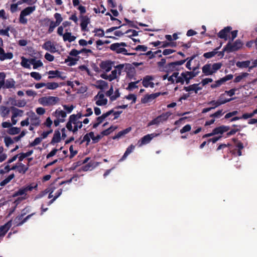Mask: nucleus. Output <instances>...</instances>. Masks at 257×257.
I'll return each instance as SVG.
<instances>
[{"label": "nucleus", "mask_w": 257, "mask_h": 257, "mask_svg": "<svg viewBox=\"0 0 257 257\" xmlns=\"http://www.w3.org/2000/svg\"><path fill=\"white\" fill-rule=\"evenodd\" d=\"M159 95V94L154 93L149 95H146L141 99V102L143 103H147L152 101Z\"/></svg>", "instance_id": "nucleus-27"}, {"label": "nucleus", "mask_w": 257, "mask_h": 257, "mask_svg": "<svg viewBox=\"0 0 257 257\" xmlns=\"http://www.w3.org/2000/svg\"><path fill=\"white\" fill-rule=\"evenodd\" d=\"M4 87L6 88H14L15 86V81L13 79H8L5 82L4 81Z\"/></svg>", "instance_id": "nucleus-41"}, {"label": "nucleus", "mask_w": 257, "mask_h": 257, "mask_svg": "<svg viewBox=\"0 0 257 257\" xmlns=\"http://www.w3.org/2000/svg\"><path fill=\"white\" fill-rule=\"evenodd\" d=\"M221 66L222 64L220 63L206 64L202 67V72L206 76L211 75L220 69Z\"/></svg>", "instance_id": "nucleus-5"}, {"label": "nucleus", "mask_w": 257, "mask_h": 257, "mask_svg": "<svg viewBox=\"0 0 257 257\" xmlns=\"http://www.w3.org/2000/svg\"><path fill=\"white\" fill-rule=\"evenodd\" d=\"M159 135V134H151L145 136L142 138L141 143L139 145V146L141 147L144 145L148 144L154 138L157 137Z\"/></svg>", "instance_id": "nucleus-19"}, {"label": "nucleus", "mask_w": 257, "mask_h": 257, "mask_svg": "<svg viewBox=\"0 0 257 257\" xmlns=\"http://www.w3.org/2000/svg\"><path fill=\"white\" fill-rule=\"evenodd\" d=\"M93 85L97 89L104 90L108 88V83L104 80H99L96 81Z\"/></svg>", "instance_id": "nucleus-26"}, {"label": "nucleus", "mask_w": 257, "mask_h": 257, "mask_svg": "<svg viewBox=\"0 0 257 257\" xmlns=\"http://www.w3.org/2000/svg\"><path fill=\"white\" fill-rule=\"evenodd\" d=\"M11 170L10 167L9 165H7L0 167V174L4 175L7 173H8Z\"/></svg>", "instance_id": "nucleus-54"}, {"label": "nucleus", "mask_w": 257, "mask_h": 257, "mask_svg": "<svg viewBox=\"0 0 257 257\" xmlns=\"http://www.w3.org/2000/svg\"><path fill=\"white\" fill-rule=\"evenodd\" d=\"M119 113L114 112L112 110H109L106 113L102 114L101 116L96 118V122L93 124V127H96L98 125L102 122L106 118L110 115L113 116V119H115L118 117Z\"/></svg>", "instance_id": "nucleus-11"}, {"label": "nucleus", "mask_w": 257, "mask_h": 257, "mask_svg": "<svg viewBox=\"0 0 257 257\" xmlns=\"http://www.w3.org/2000/svg\"><path fill=\"white\" fill-rule=\"evenodd\" d=\"M59 101V98L56 96H44L38 99V102L44 106H48L55 105Z\"/></svg>", "instance_id": "nucleus-8"}, {"label": "nucleus", "mask_w": 257, "mask_h": 257, "mask_svg": "<svg viewBox=\"0 0 257 257\" xmlns=\"http://www.w3.org/2000/svg\"><path fill=\"white\" fill-rule=\"evenodd\" d=\"M49 191H50V189H46L44 191L40 192L39 194H38L35 197L34 200H36L37 199L42 198L43 196L46 195Z\"/></svg>", "instance_id": "nucleus-55"}, {"label": "nucleus", "mask_w": 257, "mask_h": 257, "mask_svg": "<svg viewBox=\"0 0 257 257\" xmlns=\"http://www.w3.org/2000/svg\"><path fill=\"white\" fill-rule=\"evenodd\" d=\"M231 29L232 28L231 27H227L225 28L219 32L218 34V37L221 39H224L225 40H227L228 38L229 35H230V32Z\"/></svg>", "instance_id": "nucleus-22"}, {"label": "nucleus", "mask_w": 257, "mask_h": 257, "mask_svg": "<svg viewBox=\"0 0 257 257\" xmlns=\"http://www.w3.org/2000/svg\"><path fill=\"white\" fill-rule=\"evenodd\" d=\"M171 115V113L167 112L158 116L155 119H153L148 123V126L153 125H159V124L166 121L168 117Z\"/></svg>", "instance_id": "nucleus-13"}, {"label": "nucleus", "mask_w": 257, "mask_h": 257, "mask_svg": "<svg viewBox=\"0 0 257 257\" xmlns=\"http://www.w3.org/2000/svg\"><path fill=\"white\" fill-rule=\"evenodd\" d=\"M131 131V127H128L123 131H120L119 132H118L117 133V135H116L115 136H114L113 137V140L118 139L124 136L126 134H128Z\"/></svg>", "instance_id": "nucleus-38"}, {"label": "nucleus", "mask_w": 257, "mask_h": 257, "mask_svg": "<svg viewBox=\"0 0 257 257\" xmlns=\"http://www.w3.org/2000/svg\"><path fill=\"white\" fill-rule=\"evenodd\" d=\"M64 109L67 112V113H71L74 108V106L73 105H63Z\"/></svg>", "instance_id": "nucleus-62"}, {"label": "nucleus", "mask_w": 257, "mask_h": 257, "mask_svg": "<svg viewBox=\"0 0 257 257\" xmlns=\"http://www.w3.org/2000/svg\"><path fill=\"white\" fill-rule=\"evenodd\" d=\"M81 24L80 26L81 30L83 31H87V26L90 23V20L89 18L86 16H82L80 17Z\"/></svg>", "instance_id": "nucleus-24"}, {"label": "nucleus", "mask_w": 257, "mask_h": 257, "mask_svg": "<svg viewBox=\"0 0 257 257\" xmlns=\"http://www.w3.org/2000/svg\"><path fill=\"white\" fill-rule=\"evenodd\" d=\"M4 143L5 145L9 147L10 145L14 143V141L9 136H6L4 138Z\"/></svg>", "instance_id": "nucleus-53"}, {"label": "nucleus", "mask_w": 257, "mask_h": 257, "mask_svg": "<svg viewBox=\"0 0 257 257\" xmlns=\"http://www.w3.org/2000/svg\"><path fill=\"white\" fill-rule=\"evenodd\" d=\"M168 81L171 83H179L183 84V80L181 79V75L177 72H174L173 74L168 77Z\"/></svg>", "instance_id": "nucleus-20"}, {"label": "nucleus", "mask_w": 257, "mask_h": 257, "mask_svg": "<svg viewBox=\"0 0 257 257\" xmlns=\"http://www.w3.org/2000/svg\"><path fill=\"white\" fill-rule=\"evenodd\" d=\"M13 57V55L12 53H5L4 50L0 49V60L4 61L6 59H11Z\"/></svg>", "instance_id": "nucleus-29"}, {"label": "nucleus", "mask_w": 257, "mask_h": 257, "mask_svg": "<svg viewBox=\"0 0 257 257\" xmlns=\"http://www.w3.org/2000/svg\"><path fill=\"white\" fill-rule=\"evenodd\" d=\"M248 75H249V74L248 73H246V72L242 73L240 75H239L238 76H236L235 78L234 81L236 83L239 82L243 79L247 77Z\"/></svg>", "instance_id": "nucleus-50"}, {"label": "nucleus", "mask_w": 257, "mask_h": 257, "mask_svg": "<svg viewBox=\"0 0 257 257\" xmlns=\"http://www.w3.org/2000/svg\"><path fill=\"white\" fill-rule=\"evenodd\" d=\"M106 95L109 98L110 100L113 101L120 96V93L118 89L114 90L113 86L111 85L109 89L106 92Z\"/></svg>", "instance_id": "nucleus-16"}, {"label": "nucleus", "mask_w": 257, "mask_h": 257, "mask_svg": "<svg viewBox=\"0 0 257 257\" xmlns=\"http://www.w3.org/2000/svg\"><path fill=\"white\" fill-rule=\"evenodd\" d=\"M54 18L56 20V22H55L54 23L56 24V25L59 26L63 21V18L61 14L59 13H56L54 15Z\"/></svg>", "instance_id": "nucleus-56"}, {"label": "nucleus", "mask_w": 257, "mask_h": 257, "mask_svg": "<svg viewBox=\"0 0 257 257\" xmlns=\"http://www.w3.org/2000/svg\"><path fill=\"white\" fill-rule=\"evenodd\" d=\"M124 67L123 64H119L115 67L114 69L111 71L109 74H102L101 75V78L108 80L109 81H112L114 79H117L121 75V71Z\"/></svg>", "instance_id": "nucleus-4"}, {"label": "nucleus", "mask_w": 257, "mask_h": 257, "mask_svg": "<svg viewBox=\"0 0 257 257\" xmlns=\"http://www.w3.org/2000/svg\"><path fill=\"white\" fill-rule=\"evenodd\" d=\"M26 115L27 118L21 121V126L22 127L29 126V130L33 131L36 127L41 124V119L32 110L27 112Z\"/></svg>", "instance_id": "nucleus-2"}, {"label": "nucleus", "mask_w": 257, "mask_h": 257, "mask_svg": "<svg viewBox=\"0 0 257 257\" xmlns=\"http://www.w3.org/2000/svg\"><path fill=\"white\" fill-rule=\"evenodd\" d=\"M15 177L14 174H11L0 183L1 186H4L9 183Z\"/></svg>", "instance_id": "nucleus-49"}, {"label": "nucleus", "mask_w": 257, "mask_h": 257, "mask_svg": "<svg viewBox=\"0 0 257 257\" xmlns=\"http://www.w3.org/2000/svg\"><path fill=\"white\" fill-rule=\"evenodd\" d=\"M52 114L56 118L61 119V122H64L65 121V118L67 116L66 112L65 111L60 109H56L53 113Z\"/></svg>", "instance_id": "nucleus-23"}, {"label": "nucleus", "mask_w": 257, "mask_h": 257, "mask_svg": "<svg viewBox=\"0 0 257 257\" xmlns=\"http://www.w3.org/2000/svg\"><path fill=\"white\" fill-rule=\"evenodd\" d=\"M135 50L137 51L146 52L148 50V47L145 45H138L135 48Z\"/></svg>", "instance_id": "nucleus-60"}, {"label": "nucleus", "mask_w": 257, "mask_h": 257, "mask_svg": "<svg viewBox=\"0 0 257 257\" xmlns=\"http://www.w3.org/2000/svg\"><path fill=\"white\" fill-rule=\"evenodd\" d=\"M36 112L37 114L42 115L46 113V110L44 108L42 107H39L36 108Z\"/></svg>", "instance_id": "nucleus-64"}, {"label": "nucleus", "mask_w": 257, "mask_h": 257, "mask_svg": "<svg viewBox=\"0 0 257 257\" xmlns=\"http://www.w3.org/2000/svg\"><path fill=\"white\" fill-rule=\"evenodd\" d=\"M186 60H180L170 63L167 65V69L169 71H179L181 69V66L185 63Z\"/></svg>", "instance_id": "nucleus-15"}, {"label": "nucleus", "mask_w": 257, "mask_h": 257, "mask_svg": "<svg viewBox=\"0 0 257 257\" xmlns=\"http://www.w3.org/2000/svg\"><path fill=\"white\" fill-rule=\"evenodd\" d=\"M224 83V81L223 78H222L216 81L214 84L211 85V87L212 88H216V87H219L220 85H221L222 84H223Z\"/></svg>", "instance_id": "nucleus-61"}, {"label": "nucleus", "mask_w": 257, "mask_h": 257, "mask_svg": "<svg viewBox=\"0 0 257 257\" xmlns=\"http://www.w3.org/2000/svg\"><path fill=\"white\" fill-rule=\"evenodd\" d=\"M48 74L49 75L48 78L50 79L54 78L55 77H59L61 78L62 79H64L65 78V77L62 76V73L58 70H50L48 72Z\"/></svg>", "instance_id": "nucleus-30"}, {"label": "nucleus", "mask_w": 257, "mask_h": 257, "mask_svg": "<svg viewBox=\"0 0 257 257\" xmlns=\"http://www.w3.org/2000/svg\"><path fill=\"white\" fill-rule=\"evenodd\" d=\"M199 73L197 67L193 68L192 71H187L181 74V79L183 80V83L185 81L189 83L190 80L196 77Z\"/></svg>", "instance_id": "nucleus-12"}, {"label": "nucleus", "mask_w": 257, "mask_h": 257, "mask_svg": "<svg viewBox=\"0 0 257 257\" xmlns=\"http://www.w3.org/2000/svg\"><path fill=\"white\" fill-rule=\"evenodd\" d=\"M202 89V86H201L200 83H196L190 85L188 86L185 87L184 90L191 94L194 92L197 94L198 92Z\"/></svg>", "instance_id": "nucleus-17"}, {"label": "nucleus", "mask_w": 257, "mask_h": 257, "mask_svg": "<svg viewBox=\"0 0 257 257\" xmlns=\"http://www.w3.org/2000/svg\"><path fill=\"white\" fill-rule=\"evenodd\" d=\"M116 128L117 126H111L108 128L101 132V134L102 137L104 136H107L115 131Z\"/></svg>", "instance_id": "nucleus-45"}, {"label": "nucleus", "mask_w": 257, "mask_h": 257, "mask_svg": "<svg viewBox=\"0 0 257 257\" xmlns=\"http://www.w3.org/2000/svg\"><path fill=\"white\" fill-rule=\"evenodd\" d=\"M21 65L22 67L28 69L31 68V59H28L23 56L21 57Z\"/></svg>", "instance_id": "nucleus-31"}, {"label": "nucleus", "mask_w": 257, "mask_h": 257, "mask_svg": "<svg viewBox=\"0 0 257 257\" xmlns=\"http://www.w3.org/2000/svg\"><path fill=\"white\" fill-rule=\"evenodd\" d=\"M56 148L53 149L47 155L46 158L47 159L50 158L54 155H55L57 153L62 149L63 147L62 146H59V145L56 146Z\"/></svg>", "instance_id": "nucleus-44"}, {"label": "nucleus", "mask_w": 257, "mask_h": 257, "mask_svg": "<svg viewBox=\"0 0 257 257\" xmlns=\"http://www.w3.org/2000/svg\"><path fill=\"white\" fill-rule=\"evenodd\" d=\"M194 57H192L190 58H188L185 60H186V61H187V63L186 64V67L189 70H193V68H192L191 67V62H192V61L193 60V59H194Z\"/></svg>", "instance_id": "nucleus-58"}, {"label": "nucleus", "mask_w": 257, "mask_h": 257, "mask_svg": "<svg viewBox=\"0 0 257 257\" xmlns=\"http://www.w3.org/2000/svg\"><path fill=\"white\" fill-rule=\"evenodd\" d=\"M143 85L146 88H154L155 85H158V83L155 80V77L153 76L147 75L144 77L142 81Z\"/></svg>", "instance_id": "nucleus-14"}, {"label": "nucleus", "mask_w": 257, "mask_h": 257, "mask_svg": "<svg viewBox=\"0 0 257 257\" xmlns=\"http://www.w3.org/2000/svg\"><path fill=\"white\" fill-rule=\"evenodd\" d=\"M42 48L51 53H55L57 51V48L55 43L52 41H48L46 42L43 45Z\"/></svg>", "instance_id": "nucleus-18"}, {"label": "nucleus", "mask_w": 257, "mask_h": 257, "mask_svg": "<svg viewBox=\"0 0 257 257\" xmlns=\"http://www.w3.org/2000/svg\"><path fill=\"white\" fill-rule=\"evenodd\" d=\"M229 127L227 126L222 125L215 128L213 131L215 136H221L222 135L228 131Z\"/></svg>", "instance_id": "nucleus-25"}, {"label": "nucleus", "mask_w": 257, "mask_h": 257, "mask_svg": "<svg viewBox=\"0 0 257 257\" xmlns=\"http://www.w3.org/2000/svg\"><path fill=\"white\" fill-rule=\"evenodd\" d=\"M62 138L61 136V132L59 130H56L54 132L53 138L50 142V144L53 146L56 145L57 144L60 143Z\"/></svg>", "instance_id": "nucleus-21"}, {"label": "nucleus", "mask_w": 257, "mask_h": 257, "mask_svg": "<svg viewBox=\"0 0 257 257\" xmlns=\"http://www.w3.org/2000/svg\"><path fill=\"white\" fill-rule=\"evenodd\" d=\"M127 44L124 42L115 43L110 45V49L118 54H122L125 55H134V53H127V50L125 48Z\"/></svg>", "instance_id": "nucleus-6"}, {"label": "nucleus", "mask_w": 257, "mask_h": 257, "mask_svg": "<svg viewBox=\"0 0 257 257\" xmlns=\"http://www.w3.org/2000/svg\"><path fill=\"white\" fill-rule=\"evenodd\" d=\"M59 85L57 82H49L46 83V88L50 90H54L57 89Z\"/></svg>", "instance_id": "nucleus-48"}, {"label": "nucleus", "mask_w": 257, "mask_h": 257, "mask_svg": "<svg viewBox=\"0 0 257 257\" xmlns=\"http://www.w3.org/2000/svg\"><path fill=\"white\" fill-rule=\"evenodd\" d=\"M12 104L18 107H23L26 105L27 102L25 100H15L14 102L12 103Z\"/></svg>", "instance_id": "nucleus-47"}, {"label": "nucleus", "mask_w": 257, "mask_h": 257, "mask_svg": "<svg viewBox=\"0 0 257 257\" xmlns=\"http://www.w3.org/2000/svg\"><path fill=\"white\" fill-rule=\"evenodd\" d=\"M89 137L91 138V140L93 141V143L98 142L102 138V136L101 134L99 135H95L93 132H90L88 134H87V137Z\"/></svg>", "instance_id": "nucleus-32"}, {"label": "nucleus", "mask_w": 257, "mask_h": 257, "mask_svg": "<svg viewBox=\"0 0 257 257\" xmlns=\"http://www.w3.org/2000/svg\"><path fill=\"white\" fill-rule=\"evenodd\" d=\"M36 10L35 6L28 7L24 9L20 15L19 22L22 24H26L28 22V20L26 18V16H29L32 14Z\"/></svg>", "instance_id": "nucleus-9"}, {"label": "nucleus", "mask_w": 257, "mask_h": 257, "mask_svg": "<svg viewBox=\"0 0 257 257\" xmlns=\"http://www.w3.org/2000/svg\"><path fill=\"white\" fill-rule=\"evenodd\" d=\"M242 45L243 44L242 42L239 40H236L233 43H232L230 42H228L223 49L222 56L224 55V52H226L227 53H230L236 51L240 49L242 47Z\"/></svg>", "instance_id": "nucleus-7"}, {"label": "nucleus", "mask_w": 257, "mask_h": 257, "mask_svg": "<svg viewBox=\"0 0 257 257\" xmlns=\"http://www.w3.org/2000/svg\"><path fill=\"white\" fill-rule=\"evenodd\" d=\"M33 215V214L31 215H28L25 219H23V215H21L17 217L14 220V223L17 226L21 225L23 224L31 216Z\"/></svg>", "instance_id": "nucleus-28"}, {"label": "nucleus", "mask_w": 257, "mask_h": 257, "mask_svg": "<svg viewBox=\"0 0 257 257\" xmlns=\"http://www.w3.org/2000/svg\"><path fill=\"white\" fill-rule=\"evenodd\" d=\"M53 121L50 117H48L43 122V125L48 128H50L52 125Z\"/></svg>", "instance_id": "nucleus-52"}, {"label": "nucleus", "mask_w": 257, "mask_h": 257, "mask_svg": "<svg viewBox=\"0 0 257 257\" xmlns=\"http://www.w3.org/2000/svg\"><path fill=\"white\" fill-rule=\"evenodd\" d=\"M250 64V61L249 60L244 61H238L236 63V66L240 68H245L248 67H249Z\"/></svg>", "instance_id": "nucleus-42"}, {"label": "nucleus", "mask_w": 257, "mask_h": 257, "mask_svg": "<svg viewBox=\"0 0 257 257\" xmlns=\"http://www.w3.org/2000/svg\"><path fill=\"white\" fill-rule=\"evenodd\" d=\"M233 100V98H227L225 97V93H223L220 95L218 101L220 105L226 103V102H229Z\"/></svg>", "instance_id": "nucleus-43"}, {"label": "nucleus", "mask_w": 257, "mask_h": 257, "mask_svg": "<svg viewBox=\"0 0 257 257\" xmlns=\"http://www.w3.org/2000/svg\"><path fill=\"white\" fill-rule=\"evenodd\" d=\"M191 129V126L190 124L185 125L182 128L180 131L181 134H184L186 132H189Z\"/></svg>", "instance_id": "nucleus-63"}, {"label": "nucleus", "mask_w": 257, "mask_h": 257, "mask_svg": "<svg viewBox=\"0 0 257 257\" xmlns=\"http://www.w3.org/2000/svg\"><path fill=\"white\" fill-rule=\"evenodd\" d=\"M24 111L21 109L14 108L12 112V115L16 117L18 116L22 117L23 115Z\"/></svg>", "instance_id": "nucleus-51"}, {"label": "nucleus", "mask_w": 257, "mask_h": 257, "mask_svg": "<svg viewBox=\"0 0 257 257\" xmlns=\"http://www.w3.org/2000/svg\"><path fill=\"white\" fill-rule=\"evenodd\" d=\"M141 79L135 80L134 81L128 83L126 89L132 91L138 87L137 84L140 82Z\"/></svg>", "instance_id": "nucleus-37"}, {"label": "nucleus", "mask_w": 257, "mask_h": 257, "mask_svg": "<svg viewBox=\"0 0 257 257\" xmlns=\"http://www.w3.org/2000/svg\"><path fill=\"white\" fill-rule=\"evenodd\" d=\"M100 67L103 71L107 72L111 69V64L108 61L102 62L101 63Z\"/></svg>", "instance_id": "nucleus-35"}, {"label": "nucleus", "mask_w": 257, "mask_h": 257, "mask_svg": "<svg viewBox=\"0 0 257 257\" xmlns=\"http://www.w3.org/2000/svg\"><path fill=\"white\" fill-rule=\"evenodd\" d=\"M76 38V37L72 35L71 33L70 32L65 33L63 37V39L64 41H68L69 42L74 41Z\"/></svg>", "instance_id": "nucleus-36"}, {"label": "nucleus", "mask_w": 257, "mask_h": 257, "mask_svg": "<svg viewBox=\"0 0 257 257\" xmlns=\"http://www.w3.org/2000/svg\"><path fill=\"white\" fill-rule=\"evenodd\" d=\"M93 101L95 104L99 106H105L108 103V99L102 91H99L93 97Z\"/></svg>", "instance_id": "nucleus-10"}, {"label": "nucleus", "mask_w": 257, "mask_h": 257, "mask_svg": "<svg viewBox=\"0 0 257 257\" xmlns=\"http://www.w3.org/2000/svg\"><path fill=\"white\" fill-rule=\"evenodd\" d=\"M30 76L36 80H40L42 78L41 75L37 72H32L30 73Z\"/></svg>", "instance_id": "nucleus-57"}, {"label": "nucleus", "mask_w": 257, "mask_h": 257, "mask_svg": "<svg viewBox=\"0 0 257 257\" xmlns=\"http://www.w3.org/2000/svg\"><path fill=\"white\" fill-rule=\"evenodd\" d=\"M83 116L81 112L70 115L66 124L67 129L75 134L79 130L84 128L85 125L89 123L90 120L87 117L83 118Z\"/></svg>", "instance_id": "nucleus-1"}, {"label": "nucleus", "mask_w": 257, "mask_h": 257, "mask_svg": "<svg viewBox=\"0 0 257 257\" xmlns=\"http://www.w3.org/2000/svg\"><path fill=\"white\" fill-rule=\"evenodd\" d=\"M21 132V129L17 127H11L8 131L7 133L11 135L18 134Z\"/></svg>", "instance_id": "nucleus-46"}, {"label": "nucleus", "mask_w": 257, "mask_h": 257, "mask_svg": "<svg viewBox=\"0 0 257 257\" xmlns=\"http://www.w3.org/2000/svg\"><path fill=\"white\" fill-rule=\"evenodd\" d=\"M10 109L9 107L4 105L0 106V115L2 117H7L10 113Z\"/></svg>", "instance_id": "nucleus-33"}, {"label": "nucleus", "mask_w": 257, "mask_h": 257, "mask_svg": "<svg viewBox=\"0 0 257 257\" xmlns=\"http://www.w3.org/2000/svg\"><path fill=\"white\" fill-rule=\"evenodd\" d=\"M136 72L134 68H131L126 72V78L129 80H135Z\"/></svg>", "instance_id": "nucleus-34"}, {"label": "nucleus", "mask_w": 257, "mask_h": 257, "mask_svg": "<svg viewBox=\"0 0 257 257\" xmlns=\"http://www.w3.org/2000/svg\"><path fill=\"white\" fill-rule=\"evenodd\" d=\"M37 184L34 185V184H31L27 186L20 188L18 191L15 192L13 197L20 196L18 198V200L21 201L27 199L28 198L27 194L28 191H31L33 189L37 188Z\"/></svg>", "instance_id": "nucleus-3"}, {"label": "nucleus", "mask_w": 257, "mask_h": 257, "mask_svg": "<svg viewBox=\"0 0 257 257\" xmlns=\"http://www.w3.org/2000/svg\"><path fill=\"white\" fill-rule=\"evenodd\" d=\"M29 165H25L22 163H18V171L20 173L25 174L26 171L28 170Z\"/></svg>", "instance_id": "nucleus-39"}, {"label": "nucleus", "mask_w": 257, "mask_h": 257, "mask_svg": "<svg viewBox=\"0 0 257 257\" xmlns=\"http://www.w3.org/2000/svg\"><path fill=\"white\" fill-rule=\"evenodd\" d=\"M32 65L33 66L34 69H37L39 67H42L43 65V62L40 60H36L35 58H31Z\"/></svg>", "instance_id": "nucleus-40"}, {"label": "nucleus", "mask_w": 257, "mask_h": 257, "mask_svg": "<svg viewBox=\"0 0 257 257\" xmlns=\"http://www.w3.org/2000/svg\"><path fill=\"white\" fill-rule=\"evenodd\" d=\"M10 30V27H8L6 29H1L0 30V35H3V36H7L8 37H9L10 36V34H9V31Z\"/></svg>", "instance_id": "nucleus-59"}]
</instances>
